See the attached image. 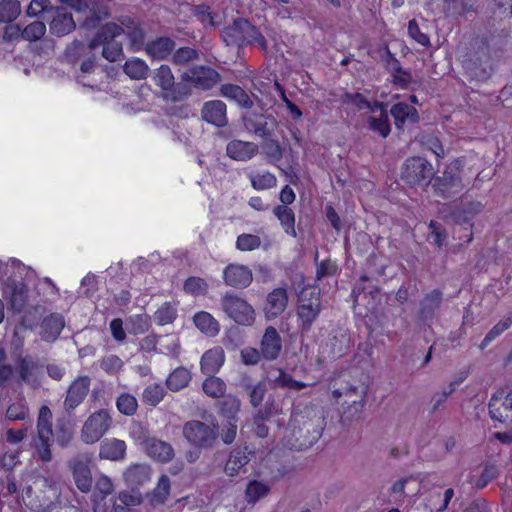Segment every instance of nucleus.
Segmentation results:
<instances>
[{"instance_id": "nucleus-1", "label": "nucleus", "mask_w": 512, "mask_h": 512, "mask_svg": "<svg viewBox=\"0 0 512 512\" xmlns=\"http://www.w3.org/2000/svg\"><path fill=\"white\" fill-rule=\"evenodd\" d=\"M122 28L115 23H107L102 26L96 36L90 41L88 47L81 41H74L66 49V56L71 61H76L80 56L85 54L87 49H95L103 46L102 55L110 62L117 61L123 56L122 44L116 41V37L121 35Z\"/></svg>"}, {"instance_id": "nucleus-2", "label": "nucleus", "mask_w": 512, "mask_h": 512, "mask_svg": "<svg viewBox=\"0 0 512 512\" xmlns=\"http://www.w3.org/2000/svg\"><path fill=\"white\" fill-rule=\"evenodd\" d=\"M462 174V162L458 159L450 162L440 175L433 177L434 194L443 200L457 199L465 188Z\"/></svg>"}, {"instance_id": "nucleus-3", "label": "nucleus", "mask_w": 512, "mask_h": 512, "mask_svg": "<svg viewBox=\"0 0 512 512\" xmlns=\"http://www.w3.org/2000/svg\"><path fill=\"white\" fill-rule=\"evenodd\" d=\"M307 416L313 414V418L304 420L305 416H301V420L297 419L299 426L294 427L291 442V448L295 450H305L311 447L322 435L324 417L318 409L306 410Z\"/></svg>"}, {"instance_id": "nucleus-4", "label": "nucleus", "mask_w": 512, "mask_h": 512, "mask_svg": "<svg viewBox=\"0 0 512 512\" xmlns=\"http://www.w3.org/2000/svg\"><path fill=\"white\" fill-rule=\"evenodd\" d=\"M53 436L52 412L48 406L44 405L39 409L36 435L32 439L36 455L42 462L48 463L53 459L51 451Z\"/></svg>"}, {"instance_id": "nucleus-5", "label": "nucleus", "mask_w": 512, "mask_h": 512, "mask_svg": "<svg viewBox=\"0 0 512 512\" xmlns=\"http://www.w3.org/2000/svg\"><path fill=\"white\" fill-rule=\"evenodd\" d=\"M186 441L198 449H211L219 437V425L216 422L206 423L200 420H189L182 428Z\"/></svg>"}, {"instance_id": "nucleus-6", "label": "nucleus", "mask_w": 512, "mask_h": 512, "mask_svg": "<svg viewBox=\"0 0 512 512\" xmlns=\"http://www.w3.org/2000/svg\"><path fill=\"white\" fill-rule=\"evenodd\" d=\"M241 120L244 129L248 133L263 139L272 137L279 125L276 116L264 107L247 110L242 113Z\"/></svg>"}, {"instance_id": "nucleus-7", "label": "nucleus", "mask_w": 512, "mask_h": 512, "mask_svg": "<svg viewBox=\"0 0 512 512\" xmlns=\"http://www.w3.org/2000/svg\"><path fill=\"white\" fill-rule=\"evenodd\" d=\"M153 79L155 84L161 88L164 100L182 102L192 94L191 86L182 80L178 83L175 82L173 72L166 64H162L155 70Z\"/></svg>"}, {"instance_id": "nucleus-8", "label": "nucleus", "mask_w": 512, "mask_h": 512, "mask_svg": "<svg viewBox=\"0 0 512 512\" xmlns=\"http://www.w3.org/2000/svg\"><path fill=\"white\" fill-rule=\"evenodd\" d=\"M434 174L433 165L421 156L407 158L401 167V179L410 186H427Z\"/></svg>"}, {"instance_id": "nucleus-9", "label": "nucleus", "mask_w": 512, "mask_h": 512, "mask_svg": "<svg viewBox=\"0 0 512 512\" xmlns=\"http://www.w3.org/2000/svg\"><path fill=\"white\" fill-rule=\"evenodd\" d=\"M220 306L223 312L237 324L250 326L254 323L255 312L253 307L234 292H226L222 295Z\"/></svg>"}, {"instance_id": "nucleus-10", "label": "nucleus", "mask_w": 512, "mask_h": 512, "mask_svg": "<svg viewBox=\"0 0 512 512\" xmlns=\"http://www.w3.org/2000/svg\"><path fill=\"white\" fill-rule=\"evenodd\" d=\"M112 417L105 409H100L92 413L84 422L80 437L86 444L98 442L110 429Z\"/></svg>"}, {"instance_id": "nucleus-11", "label": "nucleus", "mask_w": 512, "mask_h": 512, "mask_svg": "<svg viewBox=\"0 0 512 512\" xmlns=\"http://www.w3.org/2000/svg\"><path fill=\"white\" fill-rule=\"evenodd\" d=\"M321 312L320 293L315 290H303L299 296L297 316L302 331L308 332Z\"/></svg>"}, {"instance_id": "nucleus-12", "label": "nucleus", "mask_w": 512, "mask_h": 512, "mask_svg": "<svg viewBox=\"0 0 512 512\" xmlns=\"http://www.w3.org/2000/svg\"><path fill=\"white\" fill-rule=\"evenodd\" d=\"M368 387L364 383H345L344 385L335 388L332 391L333 398L340 403L341 398H344L342 405H347L349 411H352L351 416H357L362 410L366 395H367Z\"/></svg>"}, {"instance_id": "nucleus-13", "label": "nucleus", "mask_w": 512, "mask_h": 512, "mask_svg": "<svg viewBox=\"0 0 512 512\" xmlns=\"http://www.w3.org/2000/svg\"><path fill=\"white\" fill-rule=\"evenodd\" d=\"M181 80L189 86L207 91L219 84L222 77L210 66L194 65L182 73Z\"/></svg>"}, {"instance_id": "nucleus-14", "label": "nucleus", "mask_w": 512, "mask_h": 512, "mask_svg": "<svg viewBox=\"0 0 512 512\" xmlns=\"http://www.w3.org/2000/svg\"><path fill=\"white\" fill-rule=\"evenodd\" d=\"M488 410L493 420L512 425V390L496 391L489 400Z\"/></svg>"}, {"instance_id": "nucleus-15", "label": "nucleus", "mask_w": 512, "mask_h": 512, "mask_svg": "<svg viewBox=\"0 0 512 512\" xmlns=\"http://www.w3.org/2000/svg\"><path fill=\"white\" fill-rule=\"evenodd\" d=\"M253 26L245 18H236L232 24L222 30L221 37L228 46H247Z\"/></svg>"}, {"instance_id": "nucleus-16", "label": "nucleus", "mask_w": 512, "mask_h": 512, "mask_svg": "<svg viewBox=\"0 0 512 512\" xmlns=\"http://www.w3.org/2000/svg\"><path fill=\"white\" fill-rule=\"evenodd\" d=\"M43 365L31 356L19 357L16 362L18 382L25 383L33 388L40 385V376Z\"/></svg>"}, {"instance_id": "nucleus-17", "label": "nucleus", "mask_w": 512, "mask_h": 512, "mask_svg": "<svg viewBox=\"0 0 512 512\" xmlns=\"http://www.w3.org/2000/svg\"><path fill=\"white\" fill-rule=\"evenodd\" d=\"M91 379L79 376L68 387L63 403L64 410L71 414L85 399L90 389Z\"/></svg>"}, {"instance_id": "nucleus-18", "label": "nucleus", "mask_w": 512, "mask_h": 512, "mask_svg": "<svg viewBox=\"0 0 512 512\" xmlns=\"http://www.w3.org/2000/svg\"><path fill=\"white\" fill-rule=\"evenodd\" d=\"M89 463L90 459L87 455H77L68 463L77 488L84 493L89 492L92 487V476Z\"/></svg>"}, {"instance_id": "nucleus-19", "label": "nucleus", "mask_w": 512, "mask_h": 512, "mask_svg": "<svg viewBox=\"0 0 512 512\" xmlns=\"http://www.w3.org/2000/svg\"><path fill=\"white\" fill-rule=\"evenodd\" d=\"M151 469L146 464H137L130 467V485L135 484L137 488H130V506L139 505L143 501V496L147 491H140L139 487H144L150 481Z\"/></svg>"}, {"instance_id": "nucleus-20", "label": "nucleus", "mask_w": 512, "mask_h": 512, "mask_svg": "<svg viewBox=\"0 0 512 512\" xmlns=\"http://www.w3.org/2000/svg\"><path fill=\"white\" fill-rule=\"evenodd\" d=\"M253 452L247 447H236L229 453L224 466V472L229 477H235L246 472V465L250 462Z\"/></svg>"}, {"instance_id": "nucleus-21", "label": "nucleus", "mask_w": 512, "mask_h": 512, "mask_svg": "<svg viewBox=\"0 0 512 512\" xmlns=\"http://www.w3.org/2000/svg\"><path fill=\"white\" fill-rule=\"evenodd\" d=\"M223 279L228 286L244 289L252 283L253 274L247 266L229 264L223 270Z\"/></svg>"}, {"instance_id": "nucleus-22", "label": "nucleus", "mask_w": 512, "mask_h": 512, "mask_svg": "<svg viewBox=\"0 0 512 512\" xmlns=\"http://www.w3.org/2000/svg\"><path fill=\"white\" fill-rule=\"evenodd\" d=\"M201 119L222 128L228 124L227 106L221 100L206 101L201 108Z\"/></svg>"}, {"instance_id": "nucleus-23", "label": "nucleus", "mask_w": 512, "mask_h": 512, "mask_svg": "<svg viewBox=\"0 0 512 512\" xmlns=\"http://www.w3.org/2000/svg\"><path fill=\"white\" fill-rule=\"evenodd\" d=\"M260 351L263 360L274 361L282 351V339L279 332L273 326H268L260 341Z\"/></svg>"}, {"instance_id": "nucleus-24", "label": "nucleus", "mask_w": 512, "mask_h": 512, "mask_svg": "<svg viewBox=\"0 0 512 512\" xmlns=\"http://www.w3.org/2000/svg\"><path fill=\"white\" fill-rule=\"evenodd\" d=\"M141 447L147 454L162 463H168L174 458V449L168 442L157 438H149L141 442Z\"/></svg>"}, {"instance_id": "nucleus-25", "label": "nucleus", "mask_w": 512, "mask_h": 512, "mask_svg": "<svg viewBox=\"0 0 512 512\" xmlns=\"http://www.w3.org/2000/svg\"><path fill=\"white\" fill-rule=\"evenodd\" d=\"M259 151V146L254 142L232 140L226 146V154L236 161H249Z\"/></svg>"}, {"instance_id": "nucleus-26", "label": "nucleus", "mask_w": 512, "mask_h": 512, "mask_svg": "<svg viewBox=\"0 0 512 512\" xmlns=\"http://www.w3.org/2000/svg\"><path fill=\"white\" fill-rule=\"evenodd\" d=\"M443 301V293L434 289L427 293L419 303V318L423 322L431 321L440 309Z\"/></svg>"}, {"instance_id": "nucleus-27", "label": "nucleus", "mask_w": 512, "mask_h": 512, "mask_svg": "<svg viewBox=\"0 0 512 512\" xmlns=\"http://www.w3.org/2000/svg\"><path fill=\"white\" fill-rule=\"evenodd\" d=\"M240 387L248 396L249 403L253 408H257L262 404L267 393V384L265 380L253 383L249 376H244L241 379Z\"/></svg>"}, {"instance_id": "nucleus-28", "label": "nucleus", "mask_w": 512, "mask_h": 512, "mask_svg": "<svg viewBox=\"0 0 512 512\" xmlns=\"http://www.w3.org/2000/svg\"><path fill=\"white\" fill-rule=\"evenodd\" d=\"M288 303V294L284 288H276L267 296L265 313L267 318H276L282 314Z\"/></svg>"}, {"instance_id": "nucleus-29", "label": "nucleus", "mask_w": 512, "mask_h": 512, "mask_svg": "<svg viewBox=\"0 0 512 512\" xmlns=\"http://www.w3.org/2000/svg\"><path fill=\"white\" fill-rule=\"evenodd\" d=\"M221 96L234 101L240 108L249 110L254 106L252 97L239 85L236 84H222L220 87Z\"/></svg>"}, {"instance_id": "nucleus-30", "label": "nucleus", "mask_w": 512, "mask_h": 512, "mask_svg": "<svg viewBox=\"0 0 512 512\" xmlns=\"http://www.w3.org/2000/svg\"><path fill=\"white\" fill-rule=\"evenodd\" d=\"M176 43L170 37H158L145 46L148 55L157 60L167 59L174 51Z\"/></svg>"}, {"instance_id": "nucleus-31", "label": "nucleus", "mask_w": 512, "mask_h": 512, "mask_svg": "<svg viewBox=\"0 0 512 512\" xmlns=\"http://www.w3.org/2000/svg\"><path fill=\"white\" fill-rule=\"evenodd\" d=\"M65 326L64 317L61 314L53 313L42 321L41 338L44 341H55Z\"/></svg>"}, {"instance_id": "nucleus-32", "label": "nucleus", "mask_w": 512, "mask_h": 512, "mask_svg": "<svg viewBox=\"0 0 512 512\" xmlns=\"http://www.w3.org/2000/svg\"><path fill=\"white\" fill-rule=\"evenodd\" d=\"M76 27L72 14L63 9H57L56 14L50 22V32L61 37L71 33Z\"/></svg>"}, {"instance_id": "nucleus-33", "label": "nucleus", "mask_w": 512, "mask_h": 512, "mask_svg": "<svg viewBox=\"0 0 512 512\" xmlns=\"http://www.w3.org/2000/svg\"><path fill=\"white\" fill-rule=\"evenodd\" d=\"M225 354L221 347L207 350L201 357V371L206 375L215 374L224 364Z\"/></svg>"}, {"instance_id": "nucleus-34", "label": "nucleus", "mask_w": 512, "mask_h": 512, "mask_svg": "<svg viewBox=\"0 0 512 512\" xmlns=\"http://www.w3.org/2000/svg\"><path fill=\"white\" fill-rule=\"evenodd\" d=\"M390 113L395 121L397 129L403 128L405 122L409 120L411 123H417L419 121V115L417 110L406 103L400 102L392 106Z\"/></svg>"}, {"instance_id": "nucleus-35", "label": "nucleus", "mask_w": 512, "mask_h": 512, "mask_svg": "<svg viewBox=\"0 0 512 512\" xmlns=\"http://www.w3.org/2000/svg\"><path fill=\"white\" fill-rule=\"evenodd\" d=\"M126 443L124 440L110 438L104 440L100 445L99 456L102 459L116 461L124 458Z\"/></svg>"}, {"instance_id": "nucleus-36", "label": "nucleus", "mask_w": 512, "mask_h": 512, "mask_svg": "<svg viewBox=\"0 0 512 512\" xmlns=\"http://www.w3.org/2000/svg\"><path fill=\"white\" fill-rule=\"evenodd\" d=\"M274 216L279 220L285 233L293 238L297 237L295 229V213L286 205H277L273 209Z\"/></svg>"}, {"instance_id": "nucleus-37", "label": "nucleus", "mask_w": 512, "mask_h": 512, "mask_svg": "<svg viewBox=\"0 0 512 512\" xmlns=\"http://www.w3.org/2000/svg\"><path fill=\"white\" fill-rule=\"evenodd\" d=\"M270 491L271 487L269 484L258 480H251L245 489V500L248 504L254 505L264 499Z\"/></svg>"}, {"instance_id": "nucleus-38", "label": "nucleus", "mask_w": 512, "mask_h": 512, "mask_svg": "<svg viewBox=\"0 0 512 512\" xmlns=\"http://www.w3.org/2000/svg\"><path fill=\"white\" fill-rule=\"evenodd\" d=\"M191 373L185 367H178L166 379V387L173 392L180 391L188 386Z\"/></svg>"}, {"instance_id": "nucleus-39", "label": "nucleus", "mask_w": 512, "mask_h": 512, "mask_svg": "<svg viewBox=\"0 0 512 512\" xmlns=\"http://www.w3.org/2000/svg\"><path fill=\"white\" fill-rule=\"evenodd\" d=\"M193 321L196 327L206 335L215 336L219 332V323L208 312L200 311L196 313Z\"/></svg>"}, {"instance_id": "nucleus-40", "label": "nucleus", "mask_w": 512, "mask_h": 512, "mask_svg": "<svg viewBox=\"0 0 512 512\" xmlns=\"http://www.w3.org/2000/svg\"><path fill=\"white\" fill-rule=\"evenodd\" d=\"M178 316L177 303L165 302L154 313V321L158 325L172 324Z\"/></svg>"}, {"instance_id": "nucleus-41", "label": "nucleus", "mask_w": 512, "mask_h": 512, "mask_svg": "<svg viewBox=\"0 0 512 512\" xmlns=\"http://www.w3.org/2000/svg\"><path fill=\"white\" fill-rule=\"evenodd\" d=\"M271 383L274 388H282L295 391H300L307 387L306 383L293 379L292 376L283 369H278V375L271 379Z\"/></svg>"}, {"instance_id": "nucleus-42", "label": "nucleus", "mask_w": 512, "mask_h": 512, "mask_svg": "<svg viewBox=\"0 0 512 512\" xmlns=\"http://www.w3.org/2000/svg\"><path fill=\"white\" fill-rule=\"evenodd\" d=\"M21 14L19 0H3L0 2V22L11 23Z\"/></svg>"}, {"instance_id": "nucleus-43", "label": "nucleus", "mask_w": 512, "mask_h": 512, "mask_svg": "<svg viewBox=\"0 0 512 512\" xmlns=\"http://www.w3.org/2000/svg\"><path fill=\"white\" fill-rule=\"evenodd\" d=\"M370 130L377 132L381 137L386 138L391 132L389 116L387 111H382L379 117L369 116L367 119Z\"/></svg>"}, {"instance_id": "nucleus-44", "label": "nucleus", "mask_w": 512, "mask_h": 512, "mask_svg": "<svg viewBox=\"0 0 512 512\" xmlns=\"http://www.w3.org/2000/svg\"><path fill=\"white\" fill-rule=\"evenodd\" d=\"M199 57L200 53L197 49L185 46L180 47L173 52L171 62L174 65L182 66L198 60Z\"/></svg>"}, {"instance_id": "nucleus-45", "label": "nucleus", "mask_w": 512, "mask_h": 512, "mask_svg": "<svg viewBox=\"0 0 512 512\" xmlns=\"http://www.w3.org/2000/svg\"><path fill=\"white\" fill-rule=\"evenodd\" d=\"M512 325V313H509L507 317L500 320L496 325H494L486 334L483 341L480 344V349L484 350L493 340H495L498 336H500L503 332H505Z\"/></svg>"}, {"instance_id": "nucleus-46", "label": "nucleus", "mask_w": 512, "mask_h": 512, "mask_svg": "<svg viewBox=\"0 0 512 512\" xmlns=\"http://www.w3.org/2000/svg\"><path fill=\"white\" fill-rule=\"evenodd\" d=\"M241 402L233 395L226 396L221 402L220 413L230 421H237V414L240 411Z\"/></svg>"}, {"instance_id": "nucleus-47", "label": "nucleus", "mask_w": 512, "mask_h": 512, "mask_svg": "<svg viewBox=\"0 0 512 512\" xmlns=\"http://www.w3.org/2000/svg\"><path fill=\"white\" fill-rule=\"evenodd\" d=\"M202 388L206 395L213 398H219L224 395L226 384L222 379L215 377L213 374L206 378L203 382Z\"/></svg>"}, {"instance_id": "nucleus-48", "label": "nucleus", "mask_w": 512, "mask_h": 512, "mask_svg": "<svg viewBox=\"0 0 512 512\" xmlns=\"http://www.w3.org/2000/svg\"><path fill=\"white\" fill-rule=\"evenodd\" d=\"M265 140L266 141L263 144L262 148L269 162L274 164L279 162L284 155V148L276 139H272L271 137H269L268 139Z\"/></svg>"}, {"instance_id": "nucleus-49", "label": "nucleus", "mask_w": 512, "mask_h": 512, "mask_svg": "<svg viewBox=\"0 0 512 512\" xmlns=\"http://www.w3.org/2000/svg\"><path fill=\"white\" fill-rule=\"evenodd\" d=\"M165 394V389L160 384L154 383L144 389L142 399L146 404L156 406L162 401Z\"/></svg>"}, {"instance_id": "nucleus-50", "label": "nucleus", "mask_w": 512, "mask_h": 512, "mask_svg": "<svg viewBox=\"0 0 512 512\" xmlns=\"http://www.w3.org/2000/svg\"><path fill=\"white\" fill-rule=\"evenodd\" d=\"M251 185L255 190H265L276 186L277 179L274 174L265 172L263 174H250Z\"/></svg>"}, {"instance_id": "nucleus-51", "label": "nucleus", "mask_w": 512, "mask_h": 512, "mask_svg": "<svg viewBox=\"0 0 512 512\" xmlns=\"http://www.w3.org/2000/svg\"><path fill=\"white\" fill-rule=\"evenodd\" d=\"M46 33V25L42 21H33L23 28V40L35 42L40 40Z\"/></svg>"}, {"instance_id": "nucleus-52", "label": "nucleus", "mask_w": 512, "mask_h": 512, "mask_svg": "<svg viewBox=\"0 0 512 512\" xmlns=\"http://www.w3.org/2000/svg\"><path fill=\"white\" fill-rule=\"evenodd\" d=\"M28 415L29 409L26 402L23 400L12 403L6 411V417L11 421H23Z\"/></svg>"}, {"instance_id": "nucleus-53", "label": "nucleus", "mask_w": 512, "mask_h": 512, "mask_svg": "<svg viewBox=\"0 0 512 512\" xmlns=\"http://www.w3.org/2000/svg\"><path fill=\"white\" fill-rule=\"evenodd\" d=\"M261 245V239L259 236L254 234H241L237 237L236 247L240 251H252L259 248Z\"/></svg>"}, {"instance_id": "nucleus-54", "label": "nucleus", "mask_w": 512, "mask_h": 512, "mask_svg": "<svg viewBox=\"0 0 512 512\" xmlns=\"http://www.w3.org/2000/svg\"><path fill=\"white\" fill-rule=\"evenodd\" d=\"M114 490V485L110 478L105 475L100 476L95 484V500L100 498L104 499L107 495L111 494Z\"/></svg>"}, {"instance_id": "nucleus-55", "label": "nucleus", "mask_w": 512, "mask_h": 512, "mask_svg": "<svg viewBox=\"0 0 512 512\" xmlns=\"http://www.w3.org/2000/svg\"><path fill=\"white\" fill-rule=\"evenodd\" d=\"M485 64H487V61L485 62ZM467 70L470 73L471 77L475 78L478 81L487 80L491 74V68L489 65H478L476 61L472 60L467 64Z\"/></svg>"}, {"instance_id": "nucleus-56", "label": "nucleus", "mask_w": 512, "mask_h": 512, "mask_svg": "<svg viewBox=\"0 0 512 512\" xmlns=\"http://www.w3.org/2000/svg\"><path fill=\"white\" fill-rule=\"evenodd\" d=\"M491 9L496 17L511 18L512 17V0H493Z\"/></svg>"}, {"instance_id": "nucleus-57", "label": "nucleus", "mask_w": 512, "mask_h": 512, "mask_svg": "<svg viewBox=\"0 0 512 512\" xmlns=\"http://www.w3.org/2000/svg\"><path fill=\"white\" fill-rule=\"evenodd\" d=\"M149 73V67L145 61L139 58L130 59V79H145Z\"/></svg>"}, {"instance_id": "nucleus-58", "label": "nucleus", "mask_w": 512, "mask_h": 512, "mask_svg": "<svg viewBox=\"0 0 512 512\" xmlns=\"http://www.w3.org/2000/svg\"><path fill=\"white\" fill-rule=\"evenodd\" d=\"M499 475V469L494 464L486 465L476 482L477 489H483Z\"/></svg>"}, {"instance_id": "nucleus-59", "label": "nucleus", "mask_w": 512, "mask_h": 512, "mask_svg": "<svg viewBox=\"0 0 512 512\" xmlns=\"http://www.w3.org/2000/svg\"><path fill=\"white\" fill-rule=\"evenodd\" d=\"M207 289V283L199 277H189L184 283V290L190 294H205Z\"/></svg>"}, {"instance_id": "nucleus-60", "label": "nucleus", "mask_w": 512, "mask_h": 512, "mask_svg": "<svg viewBox=\"0 0 512 512\" xmlns=\"http://www.w3.org/2000/svg\"><path fill=\"white\" fill-rule=\"evenodd\" d=\"M237 435V421L227 420L225 424L222 425L221 430H219V436L224 444L230 445L234 442Z\"/></svg>"}, {"instance_id": "nucleus-61", "label": "nucleus", "mask_w": 512, "mask_h": 512, "mask_svg": "<svg viewBox=\"0 0 512 512\" xmlns=\"http://www.w3.org/2000/svg\"><path fill=\"white\" fill-rule=\"evenodd\" d=\"M429 227L432 229L428 235V241L437 247H441L447 237L445 230L436 221H431Z\"/></svg>"}, {"instance_id": "nucleus-62", "label": "nucleus", "mask_w": 512, "mask_h": 512, "mask_svg": "<svg viewBox=\"0 0 512 512\" xmlns=\"http://www.w3.org/2000/svg\"><path fill=\"white\" fill-rule=\"evenodd\" d=\"M123 365L124 362L118 356L112 354L105 356L100 362L101 368L109 374L118 372Z\"/></svg>"}, {"instance_id": "nucleus-63", "label": "nucleus", "mask_w": 512, "mask_h": 512, "mask_svg": "<svg viewBox=\"0 0 512 512\" xmlns=\"http://www.w3.org/2000/svg\"><path fill=\"white\" fill-rule=\"evenodd\" d=\"M241 360L245 365H257L262 359L260 349L245 347L240 352Z\"/></svg>"}, {"instance_id": "nucleus-64", "label": "nucleus", "mask_w": 512, "mask_h": 512, "mask_svg": "<svg viewBox=\"0 0 512 512\" xmlns=\"http://www.w3.org/2000/svg\"><path fill=\"white\" fill-rule=\"evenodd\" d=\"M53 9L49 0H32L27 7L26 14L29 17H37L45 11Z\"/></svg>"}]
</instances>
